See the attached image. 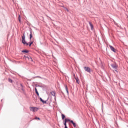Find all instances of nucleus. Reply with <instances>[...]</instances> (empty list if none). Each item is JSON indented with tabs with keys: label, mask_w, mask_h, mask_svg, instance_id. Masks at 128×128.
I'll return each mask as SVG.
<instances>
[{
	"label": "nucleus",
	"mask_w": 128,
	"mask_h": 128,
	"mask_svg": "<svg viewBox=\"0 0 128 128\" xmlns=\"http://www.w3.org/2000/svg\"><path fill=\"white\" fill-rule=\"evenodd\" d=\"M22 38V42L24 46H32V44H34V41H30L29 42H27L26 41V35L24 34V32Z\"/></svg>",
	"instance_id": "1"
},
{
	"label": "nucleus",
	"mask_w": 128,
	"mask_h": 128,
	"mask_svg": "<svg viewBox=\"0 0 128 128\" xmlns=\"http://www.w3.org/2000/svg\"><path fill=\"white\" fill-rule=\"evenodd\" d=\"M112 68H114V70H115V72H118V70H118V64H116V62H114V64H110Z\"/></svg>",
	"instance_id": "2"
},
{
	"label": "nucleus",
	"mask_w": 128,
	"mask_h": 128,
	"mask_svg": "<svg viewBox=\"0 0 128 128\" xmlns=\"http://www.w3.org/2000/svg\"><path fill=\"white\" fill-rule=\"evenodd\" d=\"M30 112H38V107L30 106Z\"/></svg>",
	"instance_id": "3"
},
{
	"label": "nucleus",
	"mask_w": 128,
	"mask_h": 128,
	"mask_svg": "<svg viewBox=\"0 0 128 128\" xmlns=\"http://www.w3.org/2000/svg\"><path fill=\"white\" fill-rule=\"evenodd\" d=\"M84 70H86V72H92V69H90V68L88 66H84Z\"/></svg>",
	"instance_id": "4"
},
{
	"label": "nucleus",
	"mask_w": 128,
	"mask_h": 128,
	"mask_svg": "<svg viewBox=\"0 0 128 128\" xmlns=\"http://www.w3.org/2000/svg\"><path fill=\"white\" fill-rule=\"evenodd\" d=\"M68 122H70V119L68 118H66L64 119V120L63 121V124L64 126H66V123Z\"/></svg>",
	"instance_id": "5"
},
{
	"label": "nucleus",
	"mask_w": 128,
	"mask_h": 128,
	"mask_svg": "<svg viewBox=\"0 0 128 128\" xmlns=\"http://www.w3.org/2000/svg\"><path fill=\"white\" fill-rule=\"evenodd\" d=\"M30 40H32V29H30Z\"/></svg>",
	"instance_id": "6"
},
{
	"label": "nucleus",
	"mask_w": 128,
	"mask_h": 128,
	"mask_svg": "<svg viewBox=\"0 0 128 128\" xmlns=\"http://www.w3.org/2000/svg\"><path fill=\"white\" fill-rule=\"evenodd\" d=\"M40 100L43 104H46V102L48 100V98L46 100H44L42 98H40Z\"/></svg>",
	"instance_id": "7"
},
{
	"label": "nucleus",
	"mask_w": 128,
	"mask_h": 128,
	"mask_svg": "<svg viewBox=\"0 0 128 128\" xmlns=\"http://www.w3.org/2000/svg\"><path fill=\"white\" fill-rule=\"evenodd\" d=\"M70 122L71 124H72L73 125V126H74V128H76V122H74V120H70Z\"/></svg>",
	"instance_id": "8"
},
{
	"label": "nucleus",
	"mask_w": 128,
	"mask_h": 128,
	"mask_svg": "<svg viewBox=\"0 0 128 128\" xmlns=\"http://www.w3.org/2000/svg\"><path fill=\"white\" fill-rule=\"evenodd\" d=\"M111 50H112V52H116V48H114V46H112L110 45L109 46Z\"/></svg>",
	"instance_id": "9"
},
{
	"label": "nucleus",
	"mask_w": 128,
	"mask_h": 128,
	"mask_svg": "<svg viewBox=\"0 0 128 128\" xmlns=\"http://www.w3.org/2000/svg\"><path fill=\"white\" fill-rule=\"evenodd\" d=\"M74 78L76 80V84H80V79H78V77H74Z\"/></svg>",
	"instance_id": "10"
},
{
	"label": "nucleus",
	"mask_w": 128,
	"mask_h": 128,
	"mask_svg": "<svg viewBox=\"0 0 128 128\" xmlns=\"http://www.w3.org/2000/svg\"><path fill=\"white\" fill-rule=\"evenodd\" d=\"M35 92L36 94L38 96V98H40V94L38 93V89L36 88H35Z\"/></svg>",
	"instance_id": "11"
},
{
	"label": "nucleus",
	"mask_w": 128,
	"mask_h": 128,
	"mask_svg": "<svg viewBox=\"0 0 128 128\" xmlns=\"http://www.w3.org/2000/svg\"><path fill=\"white\" fill-rule=\"evenodd\" d=\"M22 52H24V54H28L30 52V50H24L22 51Z\"/></svg>",
	"instance_id": "12"
},
{
	"label": "nucleus",
	"mask_w": 128,
	"mask_h": 128,
	"mask_svg": "<svg viewBox=\"0 0 128 128\" xmlns=\"http://www.w3.org/2000/svg\"><path fill=\"white\" fill-rule=\"evenodd\" d=\"M50 94L53 96H56V91H52L50 92Z\"/></svg>",
	"instance_id": "13"
},
{
	"label": "nucleus",
	"mask_w": 128,
	"mask_h": 128,
	"mask_svg": "<svg viewBox=\"0 0 128 128\" xmlns=\"http://www.w3.org/2000/svg\"><path fill=\"white\" fill-rule=\"evenodd\" d=\"M24 58H28V60H30V58H32V56H24Z\"/></svg>",
	"instance_id": "14"
},
{
	"label": "nucleus",
	"mask_w": 128,
	"mask_h": 128,
	"mask_svg": "<svg viewBox=\"0 0 128 128\" xmlns=\"http://www.w3.org/2000/svg\"><path fill=\"white\" fill-rule=\"evenodd\" d=\"M18 20L20 24V22H22V18H20V15H18Z\"/></svg>",
	"instance_id": "15"
},
{
	"label": "nucleus",
	"mask_w": 128,
	"mask_h": 128,
	"mask_svg": "<svg viewBox=\"0 0 128 128\" xmlns=\"http://www.w3.org/2000/svg\"><path fill=\"white\" fill-rule=\"evenodd\" d=\"M89 24H90V26L92 30V28H94V25H92V24L91 22H88Z\"/></svg>",
	"instance_id": "16"
},
{
	"label": "nucleus",
	"mask_w": 128,
	"mask_h": 128,
	"mask_svg": "<svg viewBox=\"0 0 128 128\" xmlns=\"http://www.w3.org/2000/svg\"><path fill=\"white\" fill-rule=\"evenodd\" d=\"M62 120H64V118H66V115H64L63 114H62Z\"/></svg>",
	"instance_id": "17"
},
{
	"label": "nucleus",
	"mask_w": 128,
	"mask_h": 128,
	"mask_svg": "<svg viewBox=\"0 0 128 128\" xmlns=\"http://www.w3.org/2000/svg\"><path fill=\"white\" fill-rule=\"evenodd\" d=\"M41 78L42 80H44V78L41 77L40 76H36L34 77V78Z\"/></svg>",
	"instance_id": "18"
},
{
	"label": "nucleus",
	"mask_w": 128,
	"mask_h": 128,
	"mask_svg": "<svg viewBox=\"0 0 128 128\" xmlns=\"http://www.w3.org/2000/svg\"><path fill=\"white\" fill-rule=\"evenodd\" d=\"M8 82H10L11 84H12V80L10 79V78H8Z\"/></svg>",
	"instance_id": "19"
},
{
	"label": "nucleus",
	"mask_w": 128,
	"mask_h": 128,
	"mask_svg": "<svg viewBox=\"0 0 128 128\" xmlns=\"http://www.w3.org/2000/svg\"><path fill=\"white\" fill-rule=\"evenodd\" d=\"M35 120H40V118L38 116L35 117Z\"/></svg>",
	"instance_id": "20"
},
{
	"label": "nucleus",
	"mask_w": 128,
	"mask_h": 128,
	"mask_svg": "<svg viewBox=\"0 0 128 128\" xmlns=\"http://www.w3.org/2000/svg\"><path fill=\"white\" fill-rule=\"evenodd\" d=\"M36 87H38V88H42V86H40V85H38V84H36Z\"/></svg>",
	"instance_id": "21"
},
{
	"label": "nucleus",
	"mask_w": 128,
	"mask_h": 128,
	"mask_svg": "<svg viewBox=\"0 0 128 128\" xmlns=\"http://www.w3.org/2000/svg\"><path fill=\"white\" fill-rule=\"evenodd\" d=\"M65 88H66V90H68V86L66 85L65 86Z\"/></svg>",
	"instance_id": "22"
},
{
	"label": "nucleus",
	"mask_w": 128,
	"mask_h": 128,
	"mask_svg": "<svg viewBox=\"0 0 128 128\" xmlns=\"http://www.w3.org/2000/svg\"><path fill=\"white\" fill-rule=\"evenodd\" d=\"M65 10L68 12H70L68 10V8H65Z\"/></svg>",
	"instance_id": "23"
},
{
	"label": "nucleus",
	"mask_w": 128,
	"mask_h": 128,
	"mask_svg": "<svg viewBox=\"0 0 128 128\" xmlns=\"http://www.w3.org/2000/svg\"><path fill=\"white\" fill-rule=\"evenodd\" d=\"M30 61L32 62H34V60H32V58L31 57V58H30Z\"/></svg>",
	"instance_id": "24"
},
{
	"label": "nucleus",
	"mask_w": 128,
	"mask_h": 128,
	"mask_svg": "<svg viewBox=\"0 0 128 128\" xmlns=\"http://www.w3.org/2000/svg\"><path fill=\"white\" fill-rule=\"evenodd\" d=\"M20 85L21 86L22 88H24V86L22 85V84H20Z\"/></svg>",
	"instance_id": "25"
},
{
	"label": "nucleus",
	"mask_w": 128,
	"mask_h": 128,
	"mask_svg": "<svg viewBox=\"0 0 128 128\" xmlns=\"http://www.w3.org/2000/svg\"><path fill=\"white\" fill-rule=\"evenodd\" d=\"M21 90H22L23 92L24 91V88H22Z\"/></svg>",
	"instance_id": "26"
},
{
	"label": "nucleus",
	"mask_w": 128,
	"mask_h": 128,
	"mask_svg": "<svg viewBox=\"0 0 128 128\" xmlns=\"http://www.w3.org/2000/svg\"><path fill=\"white\" fill-rule=\"evenodd\" d=\"M102 108H104V104L103 103H102Z\"/></svg>",
	"instance_id": "27"
},
{
	"label": "nucleus",
	"mask_w": 128,
	"mask_h": 128,
	"mask_svg": "<svg viewBox=\"0 0 128 128\" xmlns=\"http://www.w3.org/2000/svg\"><path fill=\"white\" fill-rule=\"evenodd\" d=\"M67 94H68V90H67L66 91Z\"/></svg>",
	"instance_id": "28"
},
{
	"label": "nucleus",
	"mask_w": 128,
	"mask_h": 128,
	"mask_svg": "<svg viewBox=\"0 0 128 128\" xmlns=\"http://www.w3.org/2000/svg\"><path fill=\"white\" fill-rule=\"evenodd\" d=\"M74 78H76V74H74Z\"/></svg>",
	"instance_id": "29"
},
{
	"label": "nucleus",
	"mask_w": 128,
	"mask_h": 128,
	"mask_svg": "<svg viewBox=\"0 0 128 128\" xmlns=\"http://www.w3.org/2000/svg\"><path fill=\"white\" fill-rule=\"evenodd\" d=\"M64 128H68V126H64Z\"/></svg>",
	"instance_id": "30"
},
{
	"label": "nucleus",
	"mask_w": 128,
	"mask_h": 128,
	"mask_svg": "<svg viewBox=\"0 0 128 128\" xmlns=\"http://www.w3.org/2000/svg\"><path fill=\"white\" fill-rule=\"evenodd\" d=\"M75 128H78V126H76V127Z\"/></svg>",
	"instance_id": "31"
},
{
	"label": "nucleus",
	"mask_w": 128,
	"mask_h": 128,
	"mask_svg": "<svg viewBox=\"0 0 128 128\" xmlns=\"http://www.w3.org/2000/svg\"><path fill=\"white\" fill-rule=\"evenodd\" d=\"M49 18H50V20H52V18H50V17H48Z\"/></svg>",
	"instance_id": "32"
},
{
	"label": "nucleus",
	"mask_w": 128,
	"mask_h": 128,
	"mask_svg": "<svg viewBox=\"0 0 128 128\" xmlns=\"http://www.w3.org/2000/svg\"><path fill=\"white\" fill-rule=\"evenodd\" d=\"M125 104H128V103H125Z\"/></svg>",
	"instance_id": "33"
},
{
	"label": "nucleus",
	"mask_w": 128,
	"mask_h": 128,
	"mask_svg": "<svg viewBox=\"0 0 128 128\" xmlns=\"http://www.w3.org/2000/svg\"><path fill=\"white\" fill-rule=\"evenodd\" d=\"M1 102H2V100H1Z\"/></svg>",
	"instance_id": "34"
},
{
	"label": "nucleus",
	"mask_w": 128,
	"mask_h": 128,
	"mask_svg": "<svg viewBox=\"0 0 128 128\" xmlns=\"http://www.w3.org/2000/svg\"><path fill=\"white\" fill-rule=\"evenodd\" d=\"M53 56V58H54V56Z\"/></svg>",
	"instance_id": "35"
},
{
	"label": "nucleus",
	"mask_w": 128,
	"mask_h": 128,
	"mask_svg": "<svg viewBox=\"0 0 128 128\" xmlns=\"http://www.w3.org/2000/svg\"><path fill=\"white\" fill-rule=\"evenodd\" d=\"M53 56V58H54V56Z\"/></svg>",
	"instance_id": "36"
},
{
	"label": "nucleus",
	"mask_w": 128,
	"mask_h": 128,
	"mask_svg": "<svg viewBox=\"0 0 128 128\" xmlns=\"http://www.w3.org/2000/svg\"><path fill=\"white\" fill-rule=\"evenodd\" d=\"M53 56V58H54V56Z\"/></svg>",
	"instance_id": "37"
},
{
	"label": "nucleus",
	"mask_w": 128,
	"mask_h": 128,
	"mask_svg": "<svg viewBox=\"0 0 128 128\" xmlns=\"http://www.w3.org/2000/svg\"><path fill=\"white\" fill-rule=\"evenodd\" d=\"M18 76H20V74H18Z\"/></svg>",
	"instance_id": "38"
}]
</instances>
